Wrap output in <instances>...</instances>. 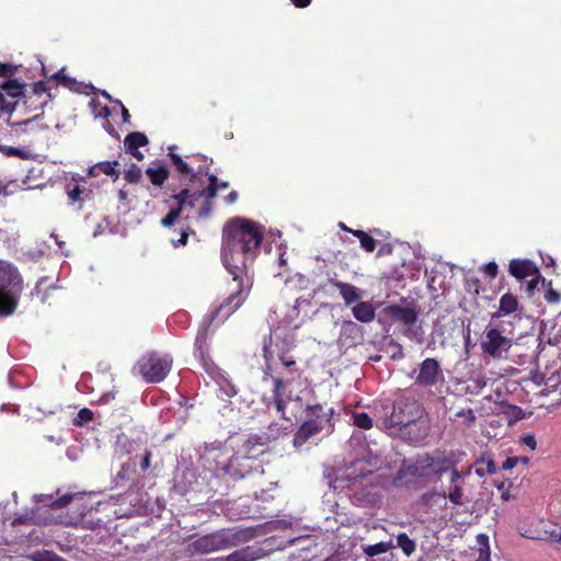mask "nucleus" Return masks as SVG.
<instances>
[{"label":"nucleus","mask_w":561,"mask_h":561,"mask_svg":"<svg viewBox=\"0 0 561 561\" xmlns=\"http://www.w3.org/2000/svg\"><path fill=\"white\" fill-rule=\"evenodd\" d=\"M172 365L173 358L170 354L147 352L137 360L134 374L141 376L148 383H158L167 378Z\"/></svg>","instance_id":"obj_6"},{"label":"nucleus","mask_w":561,"mask_h":561,"mask_svg":"<svg viewBox=\"0 0 561 561\" xmlns=\"http://www.w3.org/2000/svg\"><path fill=\"white\" fill-rule=\"evenodd\" d=\"M329 283L339 289L346 306H351L360 299V290L354 285L333 278H330Z\"/></svg>","instance_id":"obj_19"},{"label":"nucleus","mask_w":561,"mask_h":561,"mask_svg":"<svg viewBox=\"0 0 561 561\" xmlns=\"http://www.w3.org/2000/svg\"><path fill=\"white\" fill-rule=\"evenodd\" d=\"M149 144L148 137L141 131H133L126 135L124 139V147L126 152L131 154L138 161L144 159V154L139 151L140 147Z\"/></svg>","instance_id":"obj_17"},{"label":"nucleus","mask_w":561,"mask_h":561,"mask_svg":"<svg viewBox=\"0 0 561 561\" xmlns=\"http://www.w3.org/2000/svg\"><path fill=\"white\" fill-rule=\"evenodd\" d=\"M280 365L287 371L286 378H289V376H294L295 374H297L300 377L301 370L298 368L295 357L280 363Z\"/></svg>","instance_id":"obj_43"},{"label":"nucleus","mask_w":561,"mask_h":561,"mask_svg":"<svg viewBox=\"0 0 561 561\" xmlns=\"http://www.w3.org/2000/svg\"><path fill=\"white\" fill-rule=\"evenodd\" d=\"M118 165L119 162L117 160L101 161L90 168L89 175L98 176L99 174L103 173L105 175L112 176L113 180L116 181L119 178V171L117 170Z\"/></svg>","instance_id":"obj_23"},{"label":"nucleus","mask_w":561,"mask_h":561,"mask_svg":"<svg viewBox=\"0 0 561 561\" xmlns=\"http://www.w3.org/2000/svg\"><path fill=\"white\" fill-rule=\"evenodd\" d=\"M237 282V289L233 290L221 304L210 311L204 318L206 324L211 325L224 323L230 316H232L247 300L251 288L253 286V279L248 278V282L242 278H233Z\"/></svg>","instance_id":"obj_7"},{"label":"nucleus","mask_w":561,"mask_h":561,"mask_svg":"<svg viewBox=\"0 0 561 561\" xmlns=\"http://www.w3.org/2000/svg\"><path fill=\"white\" fill-rule=\"evenodd\" d=\"M264 556L262 548L256 546H245L234 550L224 558V561H256Z\"/></svg>","instance_id":"obj_18"},{"label":"nucleus","mask_w":561,"mask_h":561,"mask_svg":"<svg viewBox=\"0 0 561 561\" xmlns=\"http://www.w3.org/2000/svg\"><path fill=\"white\" fill-rule=\"evenodd\" d=\"M33 560L34 561H66L64 558L59 557L55 552L46 551V550L42 551V552H36L33 556Z\"/></svg>","instance_id":"obj_40"},{"label":"nucleus","mask_w":561,"mask_h":561,"mask_svg":"<svg viewBox=\"0 0 561 561\" xmlns=\"http://www.w3.org/2000/svg\"><path fill=\"white\" fill-rule=\"evenodd\" d=\"M480 346L484 354L493 358H501L511 348L512 340L497 329L491 328L481 337Z\"/></svg>","instance_id":"obj_11"},{"label":"nucleus","mask_w":561,"mask_h":561,"mask_svg":"<svg viewBox=\"0 0 561 561\" xmlns=\"http://www.w3.org/2000/svg\"><path fill=\"white\" fill-rule=\"evenodd\" d=\"M385 313L393 321L412 325L417 321L419 312L414 307H403L400 305H389L385 308Z\"/></svg>","instance_id":"obj_15"},{"label":"nucleus","mask_w":561,"mask_h":561,"mask_svg":"<svg viewBox=\"0 0 561 561\" xmlns=\"http://www.w3.org/2000/svg\"><path fill=\"white\" fill-rule=\"evenodd\" d=\"M180 218L179 209H171L162 219L161 225L163 227H172L175 221Z\"/></svg>","instance_id":"obj_45"},{"label":"nucleus","mask_w":561,"mask_h":561,"mask_svg":"<svg viewBox=\"0 0 561 561\" xmlns=\"http://www.w3.org/2000/svg\"><path fill=\"white\" fill-rule=\"evenodd\" d=\"M478 541L481 543V548L479 550V557L476 561H491V553L489 547V538L486 535H479Z\"/></svg>","instance_id":"obj_36"},{"label":"nucleus","mask_w":561,"mask_h":561,"mask_svg":"<svg viewBox=\"0 0 561 561\" xmlns=\"http://www.w3.org/2000/svg\"><path fill=\"white\" fill-rule=\"evenodd\" d=\"M23 289V276L16 265L0 259V318L16 311Z\"/></svg>","instance_id":"obj_4"},{"label":"nucleus","mask_w":561,"mask_h":561,"mask_svg":"<svg viewBox=\"0 0 561 561\" xmlns=\"http://www.w3.org/2000/svg\"><path fill=\"white\" fill-rule=\"evenodd\" d=\"M205 174L208 175V185L198 192H194V199L204 198L206 202H213L218 194L216 187L217 176L215 174H208L207 171Z\"/></svg>","instance_id":"obj_28"},{"label":"nucleus","mask_w":561,"mask_h":561,"mask_svg":"<svg viewBox=\"0 0 561 561\" xmlns=\"http://www.w3.org/2000/svg\"><path fill=\"white\" fill-rule=\"evenodd\" d=\"M455 416L463 419V424L467 427H471L476 423V420H477L476 414L472 409H461L456 412Z\"/></svg>","instance_id":"obj_39"},{"label":"nucleus","mask_w":561,"mask_h":561,"mask_svg":"<svg viewBox=\"0 0 561 561\" xmlns=\"http://www.w3.org/2000/svg\"><path fill=\"white\" fill-rule=\"evenodd\" d=\"M468 291H472L474 295L480 293V280L478 278H471L467 280Z\"/></svg>","instance_id":"obj_51"},{"label":"nucleus","mask_w":561,"mask_h":561,"mask_svg":"<svg viewBox=\"0 0 561 561\" xmlns=\"http://www.w3.org/2000/svg\"><path fill=\"white\" fill-rule=\"evenodd\" d=\"M121 106H122V116H123V121L125 123L129 122L130 119V114L128 112V110L122 104L121 101H116Z\"/></svg>","instance_id":"obj_60"},{"label":"nucleus","mask_w":561,"mask_h":561,"mask_svg":"<svg viewBox=\"0 0 561 561\" xmlns=\"http://www.w3.org/2000/svg\"><path fill=\"white\" fill-rule=\"evenodd\" d=\"M210 325L204 321L197 331L194 343V356L197 358L202 367L208 373L213 374L216 370V365L209 355L208 331Z\"/></svg>","instance_id":"obj_13"},{"label":"nucleus","mask_w":561,"mask_h":561,"mask_svg":"<svg viewBox=\"0 0 561 561\" xmlns=\"http://www.w3.org/2000/svg\"><path fill=\"white\" fill-rule=\"evenodd\" d=\"M142 171L141 169L135 164L131 163V165L125 171L124 179L131 184H137L141 180Z\"/></svg>","instance_id":"obj_37"},{"label":"nucleus","mask_w":561,"mask_h":561,"mask_svg":"<svg viewBox=\"0 0 561 561\" xmlns=\"http://www.w3.org/2000/svg\"><path fill=\"white\" fill-rule=\"evenodd\" d=\"M75 496H76V494H71V493L64 494V495L57 497L56 500H54L49 504V506L51 508H64L71 503V501L73 500Z\"/></svg>","instance_id":"obj_42"},{"label":"nucleus","mask_w":561,"mask_h":561,"mask_svg":"<svg viewBox=\"0 0 561 561\" xmlns=\"http://www.w3.org/2000/svg\"><path fill=\"white\" fill-rule=\"evenodd\" d=\"M85 192V188L80 185H75L71 190L68 191V197L71 203L82 202L81 195Z\"/></svg>","instance_id":"obj_46"},{"label":"nucleus","mask_w":561,"mask_h":561,"mask_svg":"<svg viewBox=\"0 0 561 561\" xmlns=\"http://www.w3.org/2000/svg\"><path fill=\"white\" fill-rule=\"evenodd\" d=\"M461 472L454 466L450 469V483L453 485L457 484V482L461 479Z\"/></svg>","instance_id":"obj_56"},{"label":"nucleus","mask_w":561,"mask_h":561,"mask_svg":"<svg viewBox=\"0 0 561 561\" xmlns=\"http://www.w3.org/2000/svg\"><path fill=\"white\" fill-rule=\"evenodd\" d=\"M213 204L211 202L204 203V206L199 209V216L201 217H208L211 211Z\"/></svg>","instance_id":"obj_57"},{"label":"nucleus","mask_w":561,"mask_h":561,"mask_svg":"<svg viewBox=\"0 0 561 561\" xmlns=\"http://www.w3.org/2000/svg\"><path fill=\"white\" fill-rule=\"evenodd\" d=\"M450 461L446 457L436 458L428 454L420 456L410 472L416 477H426L431 473L442 476L448 471Z\"/></svg>","instance_id":"obj_12"},{"label":"nucleus","mask_w":561,"mask_h":561,"mask_svg":"<svg viewBox=\"0 0 561 561\" xmlns=\"http://www.w3.org/2000/svg\"><path fill=\"white\" fill-rule=\"evenodd\" d=\"M0 152L4 153L8 157H18L22 159L27 158L26 152L15 147L0 145Z\"/></svg>","instance_id":"obj_44"},{"label":"nucleus","mask_w":561,"mask_h":561,"mask_svg":"<svg viewBox=\"0 0 561 561\" xmlns=\"http://www.w3.org/2000/svg\"><path fill=\"white\" fill-rule=\"evenodd\" d=\"M151 458H152L151 450L146 449L145 455H144V457H142V459L140 461V470L142 472L147 471L150 468V466H151Z\"/></svg>","instance_id":"obj_47"},{"label":"nucleus","mask_w":561,"mask_h":561,"mask_svg":"<svg viewBox=\"0 0 561 561\" xmlns=\"http://www.w3.org/2000/svg\"><path fill=\"white\" fill-rule=\"evenodd\" d=\"M290 1L296 8L304 9V8H307L311 3L312 0H290Z\"/></svg>","instance_id":"obj_58"},{"label":"nucleus","mask_w":561,"mask_h":561,"mask_svg":"<svg viewBox=\"0 0 561 561\" xmlns=\"http://www.w3.org/2000/svg\"><path fill=\"white\" fill-rule=\"evenodd\" d=\"M226 203L227 204H233L237 202L238 199V193L236 191H231L227 196H226Z\"/></svg>","instance_id":"obj_59"},{"label":"nucleus","mask_w":561,"mask_h":561,"mask_svg":"<svg viewBox=\"0 0 561 561\" xmlns=\"http://www.w3.org/2000/svg\"><path fill=\"white\" fill-rule=\"evenodd\" d=\"M517 463H518L517 457H507L506 460L502 463V469L503 470H511L515 466H517Z\"/></svg>","instance_id":"obj_55"},{"label":"nucleus","mask_w":561,"mask_h":561,"mask_svg":"<svg viewBox=\"0 0 561 561\" xmlns=\"http://www.w3.org/2000/svg\"><path fill=\"white\" fill-rule=\"evenodd\" d=\"M252 537L249 529L222 528L197 538L191 543V548L196 553L206 554L237 547Z\"/></svg>","instance_id":"obj_5"},{"label":"nucleus","mask_w":561,"mask_h":561,"mask_svg":"<svg viewBox=\"0 0 561 561\" xmlns=\"http://www.w3.org/2000/svg\"><path fill=\"white\" fill-rule=\"evenodd\" d=\"M342 329L345 333L348 334L359 332V327L353 321H344Z\"/></svg>","instance_id":"obj_50"},{"label":"nucleus","mask_w":561,"mask_h":561,"mask_svg":"<svg viewBox=\"0 0 561 561\" xmlns=\"http://www.w3.org/2000/svg\"><path fill=\"white\" fill-rule=\"evenodd\" d=\"M422 404L411 397H400L393 404L392 413L386 420L389 428L401 430L415 423L423 414Z\"/></svg>","instance_id":"obj_8"},{"label":"nucleus","mask_w":561,"mask_h":561,"mask_svg":"<svg viewBox=\"0 0 561 561\" xmlns=\"http://www.w3.org/2000/svg\"><path fill=\"white\" fill-rule=\"evenodd\" d=\"M171 198L176 202L178 206L174 209H179V215L181 216L182 211L186 207L187 199L194 198V192L185 187L179 193L172 194Z\"/></svg>","instance_id":"obj_33"},{"label":"nucleus","mask_w":561,"mask_h":561,"mask_svg":"<svg viewBox=\"0 0 561 561\" xmlns=\"http://www.w3.org/2000/svg\"><path fill=\"white\" fill-rule=\"evenodd\" d=\"M20 66L0 61V78H3L4 80H10L14 78Z\"/></svg>","instance_id":"obj_38"},{"label":"nucleus","mask_w":561,"mask_h":561,"mask_svg":"<svg viewBox=\"0 0 561 561\" xmlns=\"http://www.w3.org/2000/svg\"><path fill=\"white\" fill-rule=\"evenodd\" d=\"M216 187H217V192H218L219 190H226V188H228V187H229V182H227V181H221V180H219V179L217 178Z\"/></svg>","instance_id":"obj_63"},{"label":"nucleus","mask_w":561,"mask_h":561,"mask_svg":"<svg viewBox=\"0 0 561 561\" xmlns=\"http://www.w3.org/2000/svg\"><path fill=\"white\" fill-rule=\"evenodd\" d=\"M508 272L517 279L539 274V268L528 259H513L508 265Z\"/></svg>","instance_id":"obj_16"},{"label":"nucleus","mask_w":561,"mask_h":561,"mask_svg":"<svg viewBox=\"0 0 561 561\" xmlns=\"http://www.w3.org/2000/svg\"><path fill=\"white\" fill-rule=\"evenodd\" d=\"M114 398H115V392H107L101 397L100 401L103 403H108Z\"/></svg>","instance_id":"obj_61"},{"label":"nucleus","mask_w":561,"mask_h":561,"mask_svg":"<svg viewBox=\"0 0 561 561\" xmlns=\"http://www.w3.org/2000/svg\"><path fill=\"white\" fill-rule=\"evenodd\" d=\"M445 381L444 371L437 359L427 357L419 365L414 385L420 388L432 389Z\"/></svg>","instance_id":"obj_10"},{"label":"nucleus","mask_w":561,"mask_h":561,"mask_svg":"<svg viewBox=\"0 0 561 561\" xmlns=\"http://www.w3.org/2000/svg\"><path fill=\"white\" fill-rule=\"evenodd\" d=\"M353 423L355 426L369 430L373 427V419L366 412H356L353 413Z\"/></svg>","instance_id":"obj_35"},{"label":"nucleus","mask_w":561,"mask_h":561,"mask_svg":"<svg viewBox=\"0 0 561 561\" xmlns=\"http://www.w3.org/2000/svg\"><path fill=\"white\" fill-rule=\"evenodd\" d=\"M264 227L251 219L234 217L222 230L221 261L232 278L253 279L251 266L260 252Z\"/></svg>","instance_id":"obj_1"},{"label":"nucleus","mask_w":561,"mask_h":561,"mask_svg":"<svg viewBox=\"0 0 561 561\" xmlns=\"http://www.w3.org/2000/svg\"><path fill=\"white\" fill-rule=\"evenodd\" d=\"M27 84L20 82V80L12 78L10 80H4L0 83V90L7 94L8 98L12 100H19V106L21 105V101L25 93Z\"/></svg>","instance_id":"obj_21"},{"label":"nucleus","mask_w":561,"mask_h":561,"mask_svg":"<svg viewBox=\"0 0 561 561\" xmlns=\"http://www.w3.org/2000/svg\"><path fill=\"white\" fill-rule=\"evenodd\" d=\"M187 239H188V233L185 230H183L178 240H172V244L174 248H179L181 245H186Z\"/></svg>","instance_id":"obj_54"},{"label":"nucleus","mask_w":561,"mask_h":561,"mask_svg":"<svg viewBox=\"0 0 561 561\" xmlns=\"http://www.w3.org/2000/svg\"><path fill=\"white\" fill-rule=\"evenodd\" d=\"M293 357H295V356H294L293 352H290L288 354L280 355V356L276 357L275 359H277V362L280 364V363L288 360Z\"/></svg>","instance_id":"obj_64"},{"label":"nucleus","mask_w":561,"mask_h":561,"mask_svg":"<svg viewBox=\"0 0 561 561\" xmlns=\"http://www.w3.org/2000/svg\"><path fill=\"white\" fill-rule=\"evenodd\" d=\"M92 420L93 412L88 408H83L78 412L77 417L75 419V425L81 426Z\"/></svg>","instance_id":"obj_41"},{"label":"nucleus","mask_w":561,"mask_h":561,"mask_svg":"<svg viewBox=\"0 0 561 561\" xmlns=\"http://www.w3.org/2000/svg\"><path fill=\"white\" fill-rule=\"evenodd\" d=\"M306 419L297 428L293 437V445L296 448L304 446L310 439L325 433L331 434L334 431V409L324 411L320 403L307 404L305 408Z\"/></svg>","instance_id":"obj_3"},{"label":"nucleus","mask_w":561,"mask_h":561,"mask_svg":"<svg viewBox=\"0 0 561 561\" xmlns=\"http://www.w3.org/2000/svg\"><path fill=\"white\" fill-rule=\"evenodd\" d=\"M392 251V248L390 244H383L379 251H378V255H383V254H389L391 253Z\"/></svg>","instance_id":"obj_62"},{"label":"nucleus","mask_w":561,"mask_h":561,"mask_svg":"<svg viewBox=\"0 0 561 561\" xmlns=\"http://www.w3.org/2000/svg\"><path fill=\"white\" fill-rule=\"evenodd\" d=\"M174 149L175 146H170L168 148V156L172 165L181 176H188L190 181L193 182L196 179V172H194L193 168L187 161L183 160L181 156L174 152Z\"/></svg>","instance_id":"obj_20"},{"label":"nucleus","mask_w":561,"mask_h":561,"mask_svg":"<svg viewBox=\"0 0 561 561\" xmlns=\"http://www.w3.org/2000/svg\"><path fill=\"white\" fill-rule=\"evenodd\" d=\"M145 173L151 184L159 187H161L170 176V171L165 164H160L156 168H147Z\"/></svg>","instance_id":"obj_26"},{"label":"nucleus","mask_w":561,"mask_h":561,"mask_svg":"<svg viewBox=\"0 0 561 561\" xmlns=\"http://www.w3.org/2000/svg\"><path fill=\"white\" fill-rule=\"evenodd\" d=\"M484 272L489 277L495 278L499 273V266L495 262H489L484 265Z\"/></svg>","instance_id":"obj_49"},{"label":"nucleus","mask_w":561,"mask_h":561,"mask_svg":"<svg viewBox=\"0 0 561 561\" xmlns=\"http://www.w3.org/2000/svg\"><path fill=\"white\" fill-rule=\"evenodd\" d=\"M522 443L527 446L530 450H535L537 447V440L533 434H526L522 436Z\"/></svg>","instance_id":"obj_48"},{"label":"nucleus","mask_w":561,"mask_h":561,"mask_svg":"<svg viewBox=\"0 0 561 561\" xmlns=\"http://www.w3.org/2000/svg\"><path fill=\"white\" fill-rule=\"evenodd\" d=\"M444 499H448L454 505L463 504V490L460 485L455 484L450 488L449 492L442 494Z\"/></svg>","instance_id":"obj_34"},{"label":"nucleus","mask_w":561,"mask_h":561,"mask_svg":"<svg viewBox=\"0 0 561 561\" xmlns=\"http://www.w3.org/2000/svg\"><path fill=\"white\" fill-rule=\"evenodd\" d=\"M519 302L515 295L511 293L504 294L500 298L497 310L493 313L492 318H501L514 313L518 310Z\"/></svg>","instance_id":"obj_22"},{"label":"nucleus","mask_w":561,"mask_h":561,"mask_svg":"<svg viewBox=\"0 0 561 561\" xmlns=\"http://www.w3.org/2000/svg\"><path fill=\"white\" fill-rule=\"evenodd\" d=\"M347 480H356L357 478H365L373 472L368 468V462L364 459H357L346 469Z\"/></svg>","instance_id":"obj_27"},{"label":"nucleus","mask_w":561,"mask_h":561,"mask_svg":"<svg viewBox=\"0 0 561 561\" xmlns=\"http://www.w3.org/2000/svg\"><path fill=\"white\" fill-rule=\"evenodd\" d=\"M397 545L407 557H410L416 549L414 540H412L405 533H400L397 536Z\"/></svg>","instance_id":"obj_32"},{"label":"nucleus","mask_w":561,"mask_h":561,"mask_svg":"<svg viewBox=\"0 0 561 561\" xmlns=\"http://www.w3.org/2000/svg\"><path fill=\"white\" fill-rule=\"evenodd\" d=\"M48 80H54L57 84L68 88L70 90H76L78 82L76 79L69 77L65 73V68L60 69L56 73L51 75Z\"/></svg>","instance_id":"obj_29"},{"label":"nucleus","mask_w":561,"mask_h":561,"mask_svg":"<svg viewBox=\"0 0 561 561\" xmlns=\"http://www.w3.org/2000/svg\"><path fill=\"white\" fill-rule=\"evenodd\" d=\"M251 457L234 456L225 466L226 473L233 480L243 479L253 470Z\"/></svg>","instance_id":"obj_14"},{"label":"nucleus","mask_w":561,"mask_h":561,"mask_svg":"<svg viewBox=\"0 0 561 561\" xmlns=\"http://www.w3.org/2000/svg\"><path fill=\"white\" fill-rule=\"evenodd\" d=\"M296 347L295 339L291 334L280 335L277 330L270 333L268 341H264L263 358L265 362L264 380L271 378L273 387L270 397H264L263 402L267 409L274 408L280 419L293 422L297 419L302 409V399L294 396L290 390L291 378H285L284 375L273 376L275 358L293 352Z\"/></svg>","instance_id":"obj_2"},{"label":"nucleus","mask_w":561,"mask_h":561,"mask_svg":"<svg viewBox=\"0 0 561 561\" xmlns=\"http://www.w3.org/2000/svg\"><path fill=\"white\" fill-rule=\"evenodd\" d=\"M392 547V541H380L375 545L364 547V553L373 558L388 552Z\"/></svg>","instance_id":"obj_31"},{"label":"nucleus","mask_w":561,"mask_h":561,"mask_svg":"<svg viewBox=\"0 0 561 561\" xmlns=\"http://www.w3.org/2000/svg\"><path fill=\"white\" fill-rule=\"evenodd\" d=\"M353 236L359 240L360 247L366 252H374L377 247V241L364 230H356Z\"/></svg>","instance_id":"obj_30"},{"label":"nucleus","mask_w":561,"mask_h":561,"mask_svg":"<svg viewBox=\"0 0 561 561\" xmlns=\"http://www.w3.org/2000/svg\"><path fill=\"white\" fill-rule=\"evenodd\" d=\"M534 276L535 277L533 279H530L528 282V284H527V290L529 293L534 291V289L538 286L540 280L545 282V278L541 277L540 273L539 274H535Z\"/></svg>","instance_id":"obj_52"},{"label":"nucleus","mask_w":561,"mask_h":561,"mask_svg":"<svg viewBox=\"0 0 561 561\" xmlns=\"http://www.w3.org/2000/svg\"><path fill=\"white\" fill-rule=\"evenodd\" d=\"M545 297H546V300L549 302H558L561 299L560 294L551 288L549 290H547Z\"/></svg>","instance_id":"obj_53"},{"label":"nucleus","mask_w":561,"mask_h":561,"mask_svg":"<svg viewBox=\"0 0 561 561\" xmlns=\"http://www.w3.org/2000/svg\"><path fill=\"white\" fill-rule=\"evenodd\" d=\"M53 96L50 89L47 87V82L41 80L33 84H27L21 105L26 112L43 111Z\"/></svg>","instance_id":"obj_9"},{"label":"nucleus","mask_w":561,"mask_h":561,"mask_svg":"<svg viewBox=\"0 0 561 561\" xmlns=\"http://www.w3.org/2000/svg\"><path fill=\"white\" fill-rule=\"evenodd\" d=\"M476 474L479 477L492 476L496 473V465L491 454L483 453L476 461Z\"/></svg>","instance_id":"obj_25"},{"label":"nucleus","mask_w":561,"mask_h":561,"mask_svg":"<svg viewBox=\"0 0 561 561\" xmlns=\"http://www.w3.org/2000/svg\"><path fill=\"white\" fill-rule=\"evenodd\" d=\"M354 318L363 323H369L375 319L376 310L371 302L359 301L352 308Z\"/></svg>","instance_id":"obj_24"}]
</instances>
